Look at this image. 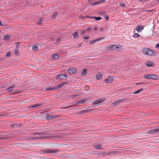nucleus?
<instances>
[{
	"label": "nucleus",
	"instance_id": "1",
	"mask_svg": "<svg viewBox=\"0 0 159 159\" xmlns=\"http://www.w3.org/2000/svg\"><path fill=\"white\" fill-rule=\"evenodd\" d=\"M143 53L148 56H152L154 55L155 51L152 49L148 48H143L142 51Z\"/></svg>",
	"mask_w": 159,
	"mask_h": 159
},
{
	"label": "nucleus",
	"instance_id": "2",
	"mask_svg": "<svg viewBox=\"0 0 159 159\" xmlns=\"http://www.w3.org/2000/svg\"><path fill=\"white\" fill-rule=\"evenodd\" d=\"M106 48L108 50L118 51L120 50V47L117 45H111L107 46Z\"/></svg>",
	"mask_w": 159,
	"mask_h": 159
},
{
	"label": "nucleus",
	"instance_id": "3",
	"mask_svg": "<svg viewBox=\"0 0 159 159\" xmlns=\"http://www.w3.org/2000/svg\"><path fill=\"white\" fill-rule=\"evenodd\" d=\"M58 150H51L49 149H47L44 151V153H55L58 152Z\"/></svg>",
	"mask_w": 159,
	"mask_h": 159
},
{
	"label": "nucleus",
	"instance_id": "4",
	"mask_svg": "<svg viewBox=\"0 0 159 159\" xmlns=\"http://www.w3.org/2000/svg\"><path fill=\"white\" fill-rule=\"evenodd\" d=\"M114 80V77L113 76H108L104 80V82L106 83H111Z\"/></svg>",
	"mask_w": 159,
	"mask_h": 159
},
{
	"label": "nucleus",
	"instance_id": "5",
	"mask_svg": "<svg viewBox=\"0 0 159 159\" xmlns=\"http://www.w3.org/2000/svg\"><path fill=\"white\" fill-rule=\"evenodd\" d=\"M105 101V100L103 98H100L95 101L93 102V104H99Z\"/></svg>",
	"mask_w": 159,
	"mask_h": 159
},
{
	"label": "nucleus",
	"instance_id": "6",
	"mask_svg": "<svg viewBox=\"0 0 159 159\" xmlns=\"http://www.w3.org/2000/svg\"><path fill=\"white\" fill-rule=\"evenodd\" d=\"M68 71L70 74H75L77 72V70L75 68H73L72 69H69Z\"/></svg>",
	"mask_w": 159,
	"mask_h": 159
},
{
	"label": "nucleus",
	"instance_id": "7",
	"mask_svg": "<svg viewBox=\"0 0 159 159\" xmlns=\"http://www.w3.org/2000/svg\"><path fill=\"white\" fill-rule=\"evenodd\" d=\"M144 27L142 25L137 26L136 27V30L138 32H141L143 29Z\"/></svg>",
	"mask_w": 159,
	"mask_h": 159
},
{
	"label": "nucleus",
	"instance_id": "8",
	"mask_svg": "<svg viewBox=\"0 0 159 159\" xmlns=\"http://www.w3.org/2000/svg\"><path fill=\"white\" fill-rule=\"evenodd\" d=\"M146 64V65L148 67H153L155 65L154 62L150 61L147 62Z\"/></svg>",
	"mask_w": 159,
	"mask_h": 159
},
{
	"label": "nucleus",
	"instance_id": "9",
	"mask_svg": "<svg viewBox=\"0 0 159 159\" xmlns=\"http://www.w3.org/2000/svg\"><path fill=\"white\" fill-rule=\"evenodd\" d=\"M102 146L103 145L102 144L96 143L94 145L93 147L96 149H100Z\"/></svg>",
	"mask_w": 159,
	"mask_h": 159
},
{
	"label": "nucleus",
	"instance_id": "10",
	"mask_svg": "<svg viewBox=\"0 0 159 159\" xmlns=\"http://www.w3.org/2000/svg\"><path fill=\"white\" fill-rule=\"evenodd\" d=\"M159 131V128L158 129H153V130H151L149 131L148 133V134H153L156 133H157Z\"/></svg>",
	"mask_w": 159,
	"mask_h": 159
},
{
	"label": "nucleus",
	"instance_id": "11",
	"mask_svg": "<svg viewBox=\"0 0 159 159\" xmlns=\"http://www.w3.org/2000/svg\"><path fill=\"white\" fill-rule=\"evenodd\" d=\"M59 116H50L49 115H48L47 116V119H51V118L54 119L55 118H56L57 117Z\"/></svg>",
	"mask_w": 159,
	"mask_h": 159
},
{
	"label": "nucleus",
	"instance_id": "12",
	"mask_svg": "<svg viewBox=\"0 0 159 159\" xmlns=\"http://www.w3.org/2000/svg\"><path fill=\"white\" fill-rule=\"evenodd\" d=\"M157 80L158 79V76L154 75L151 74V79Z\"/></svg>",
	"mask_w": 159,
	"mask_h": 159
},
{
	"label": "nucleus",
	"instance_id": "13",
	"mask_svg": "<svg viewBox=\"0 0 159 159\" xmlns=\"http://www.w3.org/2000/svg\"><path fill=\"white\" fill-rule=\"evenodd\" d=\"M122 101V100H120L118 101H116L115 102L113 103H112L113 106H115L116 105L118 104H119Z\"/></svg>",
	"mask_w": 159,
	"mask_h": 159
},
{
	"label": "nucleus",
	"instance_id": "14",
	"mask_svg": "<svg viewBox=\"0 0 159 159\" xmlns=\"http://www.w3.org/2000/svg\"><path fill=\"white\" fill-rule=\"evenodd\" d=\"M151 74L144 75L143 77L148 79H151Z\"/></svg>",
	"mask_w": 159,
	"mask_h": 159
},
{
	"label": "nucleus",
	"instance_id": "15",
	"mask_svg": "<svg viewBox=\"0 0 159 159\" xmlns=\"http://www.w3.org/2000/svg\"><path fill=\"white\" fill-rule=\"evenodd\" d=\"M102 77V75L101 73L97 74L96 76V78L97 80H100Z\"/></svg>",
	"mask_w": 159,
	"mask_h": 159
},
{
	"label": "nucleus",
	"instance_id": "16",
	"mask_svg": "<svg viewBox=\"0 0 159 159\" xmlns=\"http://www.w3.org/2000/svg\"><path fill=\"white\" fill-rule=\"evenodd\" d=\"M14 87V86H12L6 89V90L9 92H11L12 91V89Z\"/></svg>",
	"mask_w": 159,
	"mask_h": 159
},
{
	"label": "nucleus",
	"instance_id": "17",
	"mask_svg": "<svg viewBox=\"0 0 159 159\" xmlns=\"http://www.w3.org/2000/svg\"><path fill=\"white\" fill-rule=\"evenodd\" d=\"M87 70L86 69H84L82 70V72L81 75L84 76L85 75L87 74Z\"/></svg>",
	"mask_w": 159,
	"mask_h": 159
},
{
	"label": "nucleus",
	"instance_id": "18",
	"mask_svg": "<svg viewBox=\"0 0 159 159\" xmlns=\"http://www.w3.org/2000/svg\"><path fill=\"white\" fill-rule=\"evenodd\" d=\"M60 79L62 80L66 79L67 77V75H60Z\"/></svg>",
	"mask_w": 159,
	"mask_h": 159
},
{
	"label": "nucleus",
	"instance_id": "19",
	"mask_svg": "<svg viewBox=\"0 0 159 159\" xmlns=\"http://www.w3.org/2000/svg\"><path fill=\"white\" fill-rule=\"evenodd\" d=\"M52 57L54 59H57L59 58V57L57 54H54L52 55Z\"/></svg>",
	"mask_w": 159,
	"mask_h": 159
},
{
	"label": "nucleus",
	"instance_id": "20",
	"mask_svg": "<svg viewBox=\"0 0 159 159\" xmlns=\"http://www.w3.org/2000/svg\"><path fill=\"white\" fill-rule=\"evenodd\" d=\"M143 90H144V89H141L139 90L136 91L134 92L133 93V94L139 93L141 92L142 91H143Z\"/></svg>",
	"mask_w": 159,
	"mask_h": 159
},
{
	"label": "nucleus",
	"instance_id": "21",
	"mask_svg": "<svg viewBox=\"0 0 159 159\" xmlns=\"http://www.w3.org/2000/svg\"><path fill=\"white\" fill-rule=\"evenodd\" d=\"M91 18H94L96 20H99L101 19L100 17H89Z\"/></svg>",
	"mask_w": 159,
	"mask_h": 159
},
{
	"label": "nucleus",
	"instance_id": "22",
	"mask_svg": "<svg viewBox=\"0 0 159 159\" xmlns=\"http://www.w3.org/2000/svg\"><path fill=\"white\" fill-rule=\"evenodd\" d=\"M73 36H74V38H77L78 37V34L77 32H75L73 34Z\"/></svg>",
	"mask_w": 159,
	"mask_h": 159
},
{
	"label": "nucleus",
	"instance_id": "23",
	"mask_svg": "<svg viewBox=\"0 0 159 159\" xmlns=\"http://www.w3.org/2000/svg\"><path fill=\"white\" fill-rule=\"evenodd\" d=\"M96 42V41L95 40H91L89 42V43L90 44H92Z\"/></svg>",
	"mask_w": 159,
	"mask_h": 159
},
{
	"label": "nucleus",
	"instance_id": "24",
	"mask_svg": "<svg viewBox=\"0 0 159 159\" xmlns=\"http://www.w3.org/2000/svg\"><path fill=\"white\" fill-rule=\"evenodd\" d=\"M140 36V35L139 34L136 33H135L133 36V37L134 38H138Z\"/></svg>",
	"mask_w": 159,
	"mask_h": 159
},
{
	"label": "nucleus",
	"instance_id": "25",
	"mask_svg": "<svg viewBox=\"0 0 159 159\" xmlns=\"http://www.w3.org/2000/svg\"><path fill=\"white\" fill-rule=\"evenodd\" d=\"M9 39V35H6L4 38V39L5 40H7Z\"/></svg>",
	"mask_w": 159,
	"mask_h": 159
},
{
	"label": "nucleus",
	"instance_id": "26",
	"mask_svg": "<svg viewBox=\"0 0 159 159\" xmlns=\"http://www.w3.org/2000/svg\"><path fill=\"white\" fill-rule=\"evenodd\" d=\"M86 101V100H81L79 101H78L77 102L78 103H84Z\"/></svg>",
	"mask_w": 159,
	"mask_h": 159
},
{
	"label": "nucleus",
	"instance_id": "27",
	"mask_svg": "<svg viewBox=\"0 0 159 159\" xmlns=\"http://www.w3.org/2000/svg\"><path fill=\"white\" fill-rule=\"evenodd\" d=\"M14 51L15 54L16 55H17L19 54V50L18 48L15 49Z\"/></svg>",
	"mask_w": 159,
	"mask_h": 159
},
{
	"label": "nucleus",
	"instance_id": "28",
	"mask_svg": "<svg viewBox=\"0 0 159 159\" xmlns=\"http://www.w3.org/2000/svg\"><path fill=\"white\" fill-rule=\"evenodd\" d=\"M57 12H55L52 17V18L53 19L55 18L57 16Z\"/></svg>",
	"mask_w": 159,
	"mask_h": 159
},
{
	"label": "nucleus",
	"instance_id": "29",
	"mask_svg": "<svg viewBox=\"0 0 159 159\" xmlns=\"http://www.w3.org/2000/svg\"><path fill=\"white\" fill-rule=\"evenodd\" d=\"M38 48V46L37 45H35L33 46L32 47V49L34 51L36 50Z\"/></svg>",
	"mask_w": 159,
	"mask_h": 159
},
{
	"label": "nucleus",
	"instance_id": "30",
	"mask_svg": "<svg viewBox=\"0 0 159 159\" xmlns=\"http://www.w3.org/2000/svg\"><path fill=\"white\" fill-rule=\"evenodd\" d=\"M40 106V104H36L35 105H34L33 106H32L31 107L32 108H34V107H38Z\"/></svg>",
	"mask_w": 159,
	"mask_h": 159
},
{
	"label": "nucleus",
	"instance_id": "31",
	"mask_svg": "<svg viewBox=\"0 0 159 159\" xmlns=\"http://www.w3.org/2000/svg\"><path fill=\"white\" fill-rule=\"evenodd\" d=\"M0 25L2 26H6V24L4 23L2 24L1 21H0Z\"/></svg>",
	"mask_w": 159,
	"mask_h": 159
},
{
	"label": "nucleus",
	"instance_id": "32",
	"mask_svg": "<svg viewBox=\"0 0 159 159\" xmlns=\"http://www.w3.org/2000/svg\"><path fill=\"white\" fill-rule=\"evenodd\" d=\"M103 39V38L101 37V38H100L97 39L95 40L96 41V42L97 41H99L100 40H102Z\"/></svg>",
	"mask_w": 159,
	"mask_h": 159
},
{
	"label": "nucleus",
	"instance_id": "33",
	"mask_svg": "<svg viewBox=\"0 0 159 159\" xmlns=\"http://www.w3.org/2000/svg\"><path fill=\"white\" fill-rule=\"evenodd\" d=\"M120 5L121 6V7H124L125 6V4L122 2L120 3Z\"/></svg>",
	"mask_w": 159,
	"mask_h": 159
},
{
	"label": "nucleus",
	"instance_id": "34",
	"mask_svg": "<svg viewBox=\"0 0 159 159\" xmlns=\"http://www.w3.org/2000/svg\"><path fill=\"white\" fill-rule=\"evenodd\" d=\"M59 84L58 87H59V88H61V87L63 85V84Z\"/></svg>",
	"mask_w": 159,
	"mask_h": 159
},
{
	"label": "nucleus",
	"instance_id": "35",
	"mask_svg": "<svg viewBox=\"0 0 159 159\" xmlns=\"http://www.w3.org/2000/svg\"><path fill=\"white\" fill-rule=\"evenodd\" d=\"M10 55H11L10 52H7L6 56L7 57H9V56H10Z\"/></svg>",
	"mask_w": 159,
	"mask_h": 159
},
{
	"label": "nucleus",
	"instance_id": "36",
	"mask_svg": "<svg viewBox=\"0 0 159 159\" xmlns=\"http://www.w3.org/2000/svg\"><path fill=\"white\" fill-rule=\"evenodd\" d=\"M60 75H58L56 76V78L58 79H60Z\"/></svg>",
	"mask_w": 159,
	"mask_h": 159
},
{
	"label": "nucleus",
	"instance_id": "37",
	"mask_svg": "<svg viewBox=\"0 0 159 159\" xmlns=\"http://www.w3.org/2000/svg\"><path fill=\"white\" fill-rule=\"evenodd\" d=\"M156 48H157L159 49V43L157 44L156 46Z\"/></svg>",
	"mask_w": 159,
	"mask_h": 159
},
{
	"label": "nucleus",
	"instance_id": "38",
	"mask_svg": "<svg viewBox=\"0 0 159 159\" xmlns=\"http://www.w3.org/2000/svg\"><path fill=\"white\" fill-rule=\"evenodd\" d=\"M143 82H140V83H136V85H140V84H143Z\"/></svg>",
	"mask_w": 159,
	"mask_h": 159
},
{
	"label": "nucleus",
	"instance_id": "39",
	"mask_svg": "<svg viewBox=\"0 0 159 159\" xmlns=\"http://www.w3.org/2000/svg\"><path fill=\"white\" fill-rule=\"evenodd\" d=\"M53 89V88H51L50 87L46 89V90H51Z\"/></svg>",
	"mask_w": 159,
	"mask_h": 159
},
{
	"label": "nucleus",
	"instance_id": "40",
	"mask_svg": "<svg viewBox=\"0 0 159 159\" xmlns=\"http://www.w3.org/2000/svg\"><path fill=\"white\" fill-rule=\"evenodd\" d=\"M84 38L85 39H89L90 38V37L89 36H87L86 37H84Z\"/></svg>",
	"mask_w": 159,
	"mask_h": 159
},
{
	"label": "nucleus",
	"instance_id": "41",
	"mask_svg": "<svg viewBox=\"0 0 159 159\" xmlns=\"http://www.w3.org/2000/svg\"><path fill=\"white\" fill-rule=\"evenodd\" d=\"M85 88H87V89H85L86 91L88 90L89 89V88L88 86H86Z\"/></svg>",
	"mask_w": 159,
	"mask_h": 159
},
{
	"label": "nucleus",
	"instance_id": "42",
	"mask_svg": "<svg viewBox=\"0 0 159 159\" xmlns=\"http://www.w3.org/2000/svg\"><path fill=\"white\" fill-rule=\"evenodd\" d=\"M91 30V28H90V27H89V28H88L87 29V30H87V31H90V30Z\"/></svg>",
	"mask_w": 159,
	"mask_h": 159
},
{
	"label": "nucleus",
	"instance_id": "43",
	"mask_svg": "<svg viewBox=\"0 0 159 159\" xmlns=\"http://www.w3.org/2000/svg\"><path fill=\"white\" fill-rule=\"evenodd\" d=\"M15 126V125L14 124H12L11 125V126L12 127L14 128Z\"/></svg>",
	"mask_w": 159,
	"mask_h": 159
},
{
	"label": "nucleus",
	"instance_id": "44",
	"mask_svg": "<svg viewBox=\"0 0 159 159\" xmlns=\"http://www.w3.org/2000/svg\"><path fill=\"white\" fill-rule=\"evenodd\" d=\"M105 13V12H100V14H104Z\"/></svg>",
	"mask_w": 159,
	"mask_h": 159
},
{
	"label": "nucleus",
	"instance_id": "45",
	"mask_svg": "<svg viewBox=\"0 0 159 159\" xmlns=\"http://www.w3.org/2000/svg\"><path fill=\"white\" fill-rule=\"evenodd\" d=\"M85 33V31L84 30H83L82 31V35L83 34H84Z\"/></svg>",
	"mask_w": 159,
	"mask_h": 159
},
{
	"label": "nucleus",
	"instance_id": "46",
	"mask_svg": "<svg viewBox=\"0 0 159 159\" xmlns=\"http://www.w3.org/2000/svg\"><path fill=\"white\" fill-rule=\"evenodd\" d=\"M108 16H106L105 17V18L106 19V20H107L108 19Z\"/></svg>",
	"mask_w": 159,
	"mask_h": 159
},
{
	"label": "nucleus",
	"instance_id": "47",
	"mask_svg": "<svg viewBox=\"0 0 159 159\" xmlns=\"http://www.w3.org/2000/svg\"><path fill=\"white\" fill-rule=\"evenodd\" d=\"M140 1L141 2H144L145 1V0H141Z\"/></svg>",
	"mask_w": 159,
	"mask_h": 159
},
{
	"label": "nucleus",
	"instance_id": "48",
	"mask_svg": "<svg viewBox=\"0 0 159 159\" xmlns=\"http://www.w3.org/2000/svg\"><path fill=\"white\" fill-rule=\"evenodd\" d=\"M97 29V27H95L94 28V30L95 31Z\"/></svg>",
	"mask_w": 159,
	"mask_h": 159
},
{
	"label": "nucleus",
	"instance_id": "49",
	"mask_svg": "<svg viewBox=\"0 0 159 159\" xmlns=\"http://www.w3.org/2000/svg\"><path fill=\"white\" fill-rule=\"evenodd\" d=\"M106 0H101V2H104Z\"/></svg>",
	"mask_w": 159,
	"mask_h": 159
},
{
	"label": "nucleus",
	"instance_id": "50",
	"mask_svg": "<svg viewBox=\"0 0 159 159\" xmlns=\"http://www.w3.org/2000/svg\"><path fill=\"white\" fill-rule=\"evenodd\" d=\"M81 17L83 19H84V18H85V17H83L82 16H81Z\"/></svg>",
	"mask_w": 159,
	"mask_h": 159
},
{
	"label": "nucleus",
	"instance_id": "51",
	"mask_svg": "<svg viewBox=\"0 0 159 159\" xmlns=\"http://www.w3.org/2000/svg\"><path fill=\"white\" fill-rule=\"evenodd\" d=\"M41 21H40L39 22L38 24H41Z\"/></svg>",
	"mask_w": 159,
	"mask_h": 159
},
{
	"label": "nucleus",
	"instance_id": "52",
	"mask_svg": "<svg viewBox=\"0 0 159 159\" xmlns=\"http://www.w3.org/2000/svg\"><path fill=\"white\" fill-rule=\"evenodd\" d=\"M60 38H58V39H57V40H58V41H60Z\"/></svg>",
	"mask_w": 159,
	"mask_h": 159
},
{
	"label": "nucleus",
	"instance_id": "53",
	"mask_svg": "<svg viewBox=\"0 0 159 159\" xmlns=\"http://www.w3.org/2000/svg\"><path fill=\"white\" fill-rule=\"evenodd\" d=\"M92 1V0H89V1L90 2H91Z\"/></svg>",
	"mask_w": 159,
	"mask_h": 159
},
{
	"label": "nucleus",
	"instance_id": "54",
	"mask_svg": "<svg viewBox=\"0 0 159 159\" xmlns=\"http://www.w3.org/2000/svg\"><path fill=\"white\" fill-rule=\"evenodd\" d=\"M151 11V10H148V11Z\"/></svg>",
	"mask_w": 159,
	"mask_h": 159
},
{
	"label": "nucleus",
	"instance_id": "55",
	"mask_svg": "<svg viewBox=\"0 0 159 159\" xmlns=\"http://www.w3.org/2000/svg\"><path fill=\"white\" fill-rule=\"evenodd\" d=\"M16 44H19V43H16Z\"/></svg>",
	"mask_w": 159,
	"mask_h": 159
},
{
	"label": "nucleus",
	"instance_id": "56",
	"mask_svg": "<svg viewBox=\"0 0 159 159\" xmlns=\"http://www.w3.org/2000/svg\"><path fill=\"white\" fill-rule=\"evenodd\" d=\"M46 11L45 10H43V12H45V11Z\"/></svg>",
	"mask_w": 159,
	"mask_h": 159
},
{
	"label": "nucleus",
	"instance_id": "57",
	"mask_svg": "<svg viewBox=\"0 0 159 159\" xmlns=\"http://www.w3.org/2000/svg\"><path fill=\"white\" fill-rule=\"evenodd\" d=\"M103 30V28H101L100 29L101 30Z\"/></svg>",
	"mask_w": 159,
	"mask_h": 159
},
{
	"label": "nucleus",
	"instance_id": "58",
	"mask_svg": "<svg viewBox=\"0 0 159 159\" xmlns=\"http://www.w3.org/2000/svg\"><path fill=\"white\" fill-rule=\"evenodd\" d=\"M81 113H83V111H81Z\"/></svg>",
	"mask_w": 159,
	"mask_h": 159
},
{
	"label": "nucleus",
	"instance_id": "59",
	"mask_svg": "<svg viewBox=\"0 0 159 159\" xmlns=\"http://www.w3.org/2000/svg\"><path fill=\"white\" fill-rule=\"evenodd\" d=\"M158 2H159V0H158Z\"/></svg>",
	"mask_w": 159,
	"mask_h": 159
},
{
	"label": "nucleus",
	"instance_id": "60",
	"mask_svg": "<svg viewBox=\"0 0 159 159\" xmlns=\"http://www.w3.org/2000/svg\"><path fill=\"white\" fill-rule=\"evenodd\" d=\"M16 47L18 48V46L16 45Z\"/></svg>",
	"mask_w": 159,
	"mask_h": 159
}]
</instances>
